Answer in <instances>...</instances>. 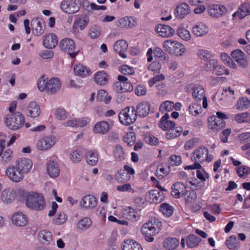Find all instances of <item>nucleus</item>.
I'll use <instances>...</instances> for the list:
<instances>
[{
    "label": "nucleus",
    "instance_id": "1",
    "mask_svg": "<svg viewBox=\"0 0 250 250\" xmlns=\"http://www.w3.org/2000/svg\"><path fill=\"white\" fill-rule=\"evenodd\" d=\"M61 83L57 78H53L46 81L43 77L41 78L38 81V87L41 91H46L49 94H54L61 88Z\"/></svg>",
    "mask_w": 250,
    "mask_h": 250
},
{
    "label": "nucleus",
    "instance_id": "2",
    "mask_svg": "<svg viewBox=\"0 0 250 250\" xmlns=\"http://www.w3.org/2000/svg\"><path fill=\"white\" fill-rule=\"evenodd\" d=\"M25 123V118L20 112L6 115L5 117V125L10 130H17L20 129Z\"/></svg>",
    "mask_w": 250,
    "mask_h": 250
},
{
    "label": "nucleus",
    "instance_id": "3",
    "mask_svg": "<svg viewBox=\"0 0 250 250\" xmlns=\"http://www.w3.org/2000/svg\"><path fill=\"white\" fill-rule=\"evenodd\" d=\"M25 204L29 208L37 210L43 209L45 206L43 196L35 192H31L26 195Z\"/></svg>",
    "mask_w": 250,
    "mask_h": 250
},
{
    "label": "nucleus",
    "instance_id": "4",
    "mask_svg": "<svg viewBox=\"0 0 250 250\" xmlns=\"http://www.w3.org/2000/svg\"><path fill=\"white\" fill-rule=\"evenodd\" d=\"M119 119L121 124L129 125L133 124L137 119V113L133 106L126 107L119 114Z\"/></svg>",
    "mask_w": 250,
    "mask_h": 250
},
{
    "label": "nucleus",
    "instance_id": "5",
    "mask_svg": "<svg viewBox=\"0 0 250 250\" xmlns=\"http://www.w3.org/2000/svg\"><path fill=\"white\" fill-rule=\"evenodd\" d=\"M213 158L212 155H208V150L205 147H200L194 150L191 157L192 161H196L200 165L204 161H211Z\"/></svg>",
    "mask_w": 250,
    "mask_h": 250
},
{
    "label": "nucleus",
    "instance_id": "6",
    "mask_svg": "<svg viewBox=\"0 0 250 250\" xmlns=\"http://www.w3.org/2000/svg\"><path fill=\"white\" fill-rule=\"evenodd\" d=\"M81 3L79 0H63L60 4L61 10L67 14H74L80 9Z\"/></svg>",
    "mask_w": 250,
    "mask_h": 250
},
{
    "label": "nucleus",
    "instance_id": "7",
    "mask_svg": "<svg viewBox=\"0 0 250 250\" xmlns=\"http://www.w3.org/2000/svg\"><path fill=\"white\" fill-rule=\"evenodd\" d=\"M59 46L63 51L68 53L72 58H74L78 53V51H75L74 41L70 39L65 38L62 40L59 43Z\"/></svg>",
    "mask_w": 250,
    "mask_h": 250
},
{
    "label": "nucleus",
    "instance_id": "8",
    "mask_svg": "<svg viewBox=\"0 0 250 250\" xmlns=\"http://www.w3.org/2000/svg\"><path fill=\"white\" fill-rule=\"evenodd\" d=\"M56 142V138L54 136L44 137L39 140L36 144V147L40 150H46L52 147Z\"/></svg>",
    "mask_w": 250,
    "mask_h": 250
},
{
    "label": "nucleus",
    "instance_id": "9",
    "mask_svg": "<svg viewBox=\"0 0 250 250\" xmlns=\"http://www.w3.org/2000/svg\"><path fill=\"white\" fill-rule=\"evenodd\" d=\"M187 91L192 89V96L194 101H200L205 97V90L203 86L199 84H190L186 86Z\"/></svg>",
    "mask_w": 250,
    "mask_h": 250
},
{
    "label": "nucleus",
    "instance_id": "10",
    "mask_svg": "<svg viewBox=\"0 0 250 250\" xmlns=\"http://www.w3.org/2000/svg\"><path fill=\"white\" fill-rule=\"evenodd\" d=\"M208 127L213 131L217 132L225 127L226 123L224 120H221L215 115L210 116L208 120Z\"/></svg>",
    "mask_w": 250,
    "mask_h": 250
},
{
    "label": "nucleus",
    "instance_id": "11",
    "mask_svg": "<svg viewBox=\"0 0 250 250\" xmlns=\"http://www.w3.org/2000/svg\"><path fill=\"white\" fill-rule=\"evenodd\" d=\"M6 174L11 181L15 183L21 181L24 175L15 165L10 166L7 168Z\"/></svg>",
    "mask_w": 250,
    "mask_h": 250
},
{
    "label": "nucleus",
    "instance_id": "12",
    "mask_svg": "<svg viewBox=\"0 0 250 250\" xmlns=\"http://www.w3.org/2000/svg\"><path fill=\"white\" fill-rule=\"evenodd\" d=\"M14 165L24 174L31 170L32 167V162L29 159L21 158L17 160Z\"/></svg>",
    "mask_w": 250,
    "mask_h": 250
},
{
    "label": "nucleus",
    "instance_id": "13",
    "mask_svg": "<svg viewBox=\"0 0 250 250\" xmlns=\"http://www.w3.org/2000/svg\"><path fill=\"white\" fill-rule=\"evenodd\" d=\"M31 26L32 32L35 36L42 35L45 29V23L42 19L36 18L32 20Z\"/></svg>",
    "mask_w": 250,
    "mask_h": 250
},
{
    "label": "nucleus",
    "instance_id": "14",
    "mask_svg": "<svg viewBox=\"0 0 250 250\" xmlns=\"http://www.w3.org/2000/svg\"><path fill=\"white\" fill-rule=\"evenodd\" d=\"M232 58L240 66L245 68L248 65V62L244 53L240 49H236L231 52Z\"/></svg>",
    "mask_w": 250,
    "mask_h": 250
},
{
    "label": "nucleus",
    "instance_id": "15",
    "mask_svg": "<svg viewBox=\"0 0 250 250\" xmlns=\"http://www.w3.org/2000/svg\"><path fill=\"white\" fill-rule=\"evenodd\" d=\"M47 171L51 178H56L59 175L60 168L56 159L51 158L47 163Z\"/></svg>",
    "mask_w": 250,
    "mask_h": 250
},
{
    "label": "nucleus",
    "instance_id": "16",
    "mask_svg": "<svg viewBox=\"0 0 250 250\" xmlns=\"http://www.w3.org/2000/svg\"><path fill=\"white\" fill-rule=\"evenodd\" d=\"M209 31L208 27L203 22H199L195 24L192 29V33L197 37L207 35Z\"/></svg>",
    "mask_w": 250,
    "mask_h": 250
},
{
    "label": "nucleus",
    "instance_id": "17",
    "mask_svg": "<svg viewBox=\"0 0 250 250\" xmlns=\"http://www.w3.org/2000/svg\"><path fill=\"white\" fill-rule=\"evenodd\" d=\"M190 11L189 6L185 2L179 4L175 8L174 14L178 19H183L188 15Z\"/></svg>",
    "mask_w": 250,
    "mask_h": 250
},
{
    "label": "nucleus",
    "instance_id": "18",
    "mask_svg": "<svg viewBox=\"0 0 250 250\" xmlns=\"http://www.w3.org/2000/svg\"><path fill=\"white\" fill-rule=\"evenodd\" d=\"M227 12L226 7L222 4L214 5L211 6L208 11V14L213 18H219L225 14Z\"/></svg>",
    "mask_w": 250,
    "mask_h": 250
},
{
    "label": "nucleus",
    "instance_id": "19",
    "mask_svg": "<svg viewBox=\"0 0 250 250\" xmlns=\"http://www.w3.org/2000/svg\"><path fill=\"white\" fill-rule=\"evenodd\" d=\"M40 106L35 102H31L27 106V115L32 118H36L41 114Z\"/></svg>",
    "mask_w": 250,
    "mask_h": 250
},
{
    "label": "nucleus",
    "instance_id": "20",
    "mask_svg": "<svg viewBox=\"0 0 250 250\" xmlns=\"http://www.w3.org/2000/svg\"><path fill=\"white\" fill-rule=\"evenodd\" d=\"M58 38L54 33H50L43 37V44L48 49L54 48L58 43Z\"/></svg>",
    "mask_w": 250,
    "mask_h": 250
},
{
    "label": "nucleus",
    "instance_id": "21",
    "mask_svg": "<svg viewBox=\"0 0 250 250\" xmlns=\"http://www.w3.org/2000/svg\"><path fill=\"white\" fill-rule=\"evenodd\" d=\"M128 47L127 42L123 40L117 41L114 45V50L123 58H126L125 52Z\"/></svg>",
    "mask_w": 250,
    "mask_h": 250
},
{
    "label": "nucleus",
    "instance_id": "22",
    "mask_svg": "<svg viewBox=\"0 0 250 250\" xmlns=\"http://www.w3.org/2000/svg\"><path fill=\"white\" fill-rule=\"evenodd\" d=\"M11 219L13 224L18 226H24L28 223L27 216L22 212L15 213Z\"/></svg>",
    "mask_w": 250,
    "mask_h": 250
},
{
    "label": "nucleus",
    "instance_id": "23",
    "mask_svg": "<svg viewBox=\"0 0 250 250\" xmlns=\"http://www.w3.org/2000/svg\"><path fill=\"white\" fill-rule=\"evenodd\" d=\"M87 123V121L84 119H72L62 123V125L65 127H82L84 126Z\"/></svg>",
    "mask_w": 250,
    "mask_h": 250
},
{
    "label": "nucleus",
    "instance_id": "24",
    "mask_svg": "<svg viewBox=\"0 0 250 250\" xmlns=\"http://www.w3.org/2000/svg\"><path fill=\"white\" fill-rule=\"evenodd\" d=\"M81 205L85 208H93L97 205V200L94 196L87 195L83 198Z\"/></svg>",
    "mask_w": 250,
    "mask_h": 250
},
{
    "label": "nucleus",
    "instance_id": "25",
    "mask_svg": "<svg viewBox=\"0 0 250 250\" xmlns=\"http://www.w3.org/2000/svg\"><path fill=\"white\" fill-rule=\"evenodd\" d=\"M123 250H143L141 245L133 240H126L122 245Z\"/></svg>",
    "mask_w": 250,
    "mask_h": 250
},
{
    "label": "nucleus",
    "instance_id": "26",
    "mask_svg": "<svg viewBox=\"0 0 250 250\" xmlns=\"http://www.w3.org/2000/svg\"><path fill=\"white\" fill-rule=\"evenodd\" d=\"M226 245L230 250H238L240 248V243L235 235H231L226 241Z\"/></svg>",
    "mask_w": 250,
    "mask_h": 250
},
{
    "label": "nucleus",
    "instance_id": "27",
    "mask_svg": "<svg viewBox=\"0 0 250 250\" xmlns=\"http://www.w3.org/2000/svg\"><path fill=\"white\" fill-rule=\"evenodd\" d=\"M94 131L96 133L104 134L109 129V124L106 121L98 122L94 126Z\"/></svg>",
    "mask_w": 250,
    "mask_h": 250
},
{
    "label": "nucleus",
    "instance_id": "28",
    "mask_svg": "<svg viewBox=\"0 0 250 250\" xmlns=\"http://www.w3.org/2000/svg\"><path fill=\"white\" fill-rule=\"evenodd\" d=\"M250 14V6L247 4H242L237 11L233 13V17H238L240 19L245 18Z\"/></svg>",
    "mask_w": 250,
    "mask_h": 250
},
{
    "label": "nucleus",
    "instance_id": "29",
    "mask_svg": "<svg viewBox=\"0 0 250 250\" xmlns=\"http://www.w3.org/2000/svg\"><path fill=\"white\" fill-rule=\"evenodd\" d=\"M171 30L170 26L165 24H159L156 27L157 32L164 38H167L172 35Z\"/></svg>",
    "mask_w": 250,
    "mask_h": 250
},
{
    "label": "nucleus",
    "instance_id": "30",
    "mask_svg": "<svg viewBox=\"0 0 250 250\" xmlns=\"http://www.w3.org/2000/svg\"><path fill=\"white\" fill-rule=\"evenodd\" d=\"M136 112L137 116L144 117L146 116L150 110L149 106L146 103H140L136 107Z\"/></svg>",
    "mask_w": 250,
    "mask_h": 250
},
{
    "label": "nucleus",
    "instance_id": "31",
    "mask_svg": "<svg viewBox=\"0 0 250 250\" xmlns=\"http://www.w3.org/2000/svg\"><path fill=\"white\" fill-rule=\"evenodd\" d=\"M148 196L151 202L154 203H159L164 199L163 193L156 189L149 191Z\"/></svg>",
    "mask_w": 250,
    "mask_h": 250
},
{
    "label": "nucleus",
    "instance_id": "32",
    "mask_svg": "<svg viewBox=\"0 0 250 250\" xmlns=\"http://www.w3.org/2000/svg\"><path fill=\"white\" fill-rule=\"evenodd\" d=\"M95 82L100 85L106 84L108 81V76L104 71H99L95 74Z\"/></svg>",
    "mask_w": 250,
    "mask_h": 250
},
{
    "label": "nucleus",
    "instance_id": "33",
    "mask_svg": "<svg viewBox=\"0 0 250 250\" xmlns=\"http://www.w3.org/2000/svg\"><path fill=\"white\" fill-rule=\"evenodd\" d=\"M145 224L143 225L141 228V232L144 235L145 240L149 242H152L154 240L153 236L157 233L151 230V229L148 228Z\"/></svg>",
    "mask_w": 250,
    "mask_h": 250
},
{
    "label": "nucleus",
    "instance_id": "34",
    "mask_svg": "<svg viewBox=\"0 0 250 250\" xmlns=\"http://www.w3.org/2000/svg\"><path fill=\"white\" fill-rule=\"evenodd\" d=\"M170 118L169 114L166 113L162 116L160 121V127L164 130H168L172 128V121L169 120Z\"/></svg>",
    "mask_w": 250,
    "mask_h": 250
},
{
    "label": "nucleus",
    "instance_id": "35",
    "mask_svg": "<svg viewBox=\"0 0 250 250\" xmlns=\"http://www.w3.org/2000/svg\"><path fill=\"white\" fill-rule=\"evenodd\" d=\"M120 25L122 27H134L136 22L135 18L132 17H125L120 19L119 20Z\"/></svg>",
    "mask_w": 250,
    "mask_h": 250
},
{
    "label": "nucleus",
    "instance_id": "36",
    "mask_svg": "<svg viewBox=\"0 0 250 250\" xmlns=\"http://www.w3.org/2000/svg\"><path fill=\"white\" fill-rule=\"evenodd\" d=\"M148 228L151 229V230L155 231L157 233L159 231L161 227L162 223L160 220L156 218H152L147 223H145Z\"/></svg>",
    "mask_w": 250,
    "mask_h": 250
},
{
    "label": "nucleus",
    "instance_id": "37",
    "mask_svg": "<svg viewBox=\"0 0 250 250\" xmlns=\"http://www.w3.org/2000/svg\"><path fill=\"white\" fill-rule=\"evenodd\" d=\"M74 71L76 75L83 77L88 76L91 73L90 69L82 64H76Z\"/></svg>",
    "mask_w": 250,
    "mask_h": 250
},
{
    "label": "nucleus",
    "instance_id": "38",
    "mask_svg": "<svg viewBox=\"0 0 250 250\" xmlns=\"http://www.w3.org/2000/svg\"><path fill=\"white\" fill-rule=\"evenodd\" d=\"M40 240L44 244L48 245L52 239V235L51 232L47 230H42L38 234Z\"/></svg>",
    "mask_w": 250,
    "mask_h": 250
},
{
    "label": "nucleus",
    "instance_id": "39",
    "mask_svg": "<svg viewBox=\"0 0 250 250\" xmlns=\"http://www.w3.org/2000/svg\"><path fill=\"white\" fill-rule=\"evenodd\" d=\"M170 166L166 164L159 165L156 170V174L159 177L163 178L170 172Z\"/></svg>",
    "mask_w": 250,
    "mask_h": 250
},
{
    "label": "nucleus",
    "instance_id": "40",
    "mask_svg": "<svg viewBox=\"0 0 250 250\" xmlns=\"http://www.w3.org/2000/svg\"><path fill=\"white\" fill-rule=\"evenodd\" d=\"M235 106L238 110L241 111L248 109L250 107V100L246 97L240 98L237 102Z\"/></svg>",
    "mask_w": 250,
    "mask_h": 250
},
{
    "label": "nucleus",
    "instance_id": "41",
    "mask_svg": "<svg viewBox=\"0 0 250 250\" xmlns=\"http://www.w3.org/2000/svg\"><path fill=\"white\" fill-rule=\"evenodd\" d=\"M173 195L175 198H179L181 195H183L186 190V187L184 185L181 183H176L173 185Z\"/></svg>",
    "mask_w": 250,
    "mask_h": 250
},
{
    "label": "nucleus",
    "instance_id": "42",
    "mask_svg": "<svg viewBox=\"0 0 250 250\" xmlns=\"http://www.w3.org/2000/svg\"><path fill=\"white\" fill-rule=\"evenodd\" d=\"M86 161L91 166L95 165L98 160V154L94 151H88L85 154Z\"/></svg>",
    "mask_w": 250,
    "mask_h": 250
},
{
    "label": "nucleus",
    "instance_id": "43",
    "mask_svg": "<svg viewBox=\"0 0 250 250\" xmlns=\"http://www.w3.org/2000/svg\"><path fill=\"white\" fill-rule=\"evenodd\" d=\"M12 191L10 188L5 189L2 191L1 198L4 203H9L14 200V195Z\"/></svg>",
    "mask_w": 250,
    "mask_h": 250
},
{
    "label": "nucleus",
    "instance_id": "44",
    "mask_svg": "<svg viewBox=\"0 0 250 250\" xmlns=\"http://www.w3.org/2000/svg\"><path fill=\"white\" fill-rule=\"evenodd\" d=\"M213 71L215 74L218 76L222 75L223 74H225L226 75H229V70L227 69L225 66L219 64L217 60L216 63L215 65H214Z\"/></svg>",
    "mask_w": 250,
    "mask_h": 250
},
{
    "label": "nucleus",
    "instance_id": "45",
    "mask_svg": "<svg viewBox=\"0 0 250 250\" xmlns=\"http://www.w3.org/2000/svg\"><path fill=\"white\" fill-rule=\"evenodd\" d=\"M173 51L175 55L177 56H182L186 51V48L182 43L173 41Z\"/></svg>",
    "mask_w": 250,
    "mask_h": 250
},
{
    "label": "nucleus",
    "instance_id": "46",
    "mask_svg": "<svg viewBox=\"0 0 250 250\" xmlns=\"http://www.w3.org/2000/svg\"><path fill=\"white\" fill-rule=\"evenodd\" d=\"M89 21L88 18L86 16H83L79 18L74 23V26L79 28L81 30L86 27Z\"/></svg>",
    "mask_w": 250,
    "mask_h": 250
},
{
    "label": "nucleus",
    "instance_id": "47",
    "mask_svg": "<svg viewBox=\"0 0 250 250\" xmlns=\"http://www.w3.org/2000/svg\"><path fill=\"white\" fill-rule=\"evenodd\" d=\"M177 35L183 40L188 41L191 38L189 32L183 26H179L177 30Z\"/></svg>",
    "mask_w": 250,
    "mask_h": 250
},
{
    "label": "nucleus",
    "instance_id": "48",
    "mask_svg": "<svg viewBox=\"0 0 250 250\" xmlns=\"http://www.w3.org/2000/svg\"><path fill=\"white\" fill-rule=\"evenodd\" d=\"M197 57L203 60L207 61L212 57L211 52L204 49H199L197 51Z\"/></svg>",
    "mask_w": 250,
    "mask_h": 250
},
{
    "label": "nucleus",
    "instance_id": "49",
    "mask_svg": "<svg viewBox=\"0 0 250 250\" xmlns=\"http://www.w3.org/2000/svg\"><path fill=\"white\" fill-rule=\"evenodd\" d=\"M201 239L194 235H189L187 239V244L189 248H194L201 241Z\"/></svg>",
    "mask_w": 250,
    "mask_h": 250
},
{
    "label": "nucleus",
    "instance_id": "50",
    "mask_svg": "<svg viewBox=\"0 0 250 250\" xmlns=\"http://www.w3.org/2000/svg\"><path fill=\"white\" fill-rule=\"evenodd\" d=\"M102 32V30L100 27L94 25L89 29L88 35L92 39H97L101 35Z\"/></svg>",
    "mask_w": 250,
    "mask_h": 250
},
{
    "label": "nucleus",
    "instance_id": "51",
    "mask_svg": "<svg viewBox=\"0 0 250 250\" xmlns=\"http://www.w3.org/2000/svg\"><path fill=\"white\" fill-rule=\"evenodd\" d=\"M0 156L3 162L5 163H9L12 160L13 151L10 149L3 150L0 153Z\"/></svg>",
    "mask_w": 250,
    "mask_h": 250
},
{
    "label": "nucleus",
    "instance_id": "52",
    "mask_svg": "<svg viewBox=\"0 0 250 250\" xmlns=\"http://www.w3.org/2000/svg\"><path fill=\"white\" fill-rule=\"evenodd\" d=\"M114 155L116 160L118 161H121L125 159V153L121 146H116L114 151Z\"/></svg>",
    "mask_w": 250,
    "mask_h": 250
},
{
    "label": "nucleus",
    "instance_id": "53",
    "mask_svg": "<svg viewBox=\"0 0 250 250\" xmlns=\"http://www.w3.org/2000/svg\"><path fill=\"white\" fill-rule=\"evenodd\" d=\"M92 223V222L90 218L85 217L79 221L77 224V227L81 229H85L89 228Z\"/></svg>",
    "mask_w": 250,
    "mask_h": 250
},
{
    "label": "nucleus",
    "instance_id": "54",
    "mask_svg": "<svg viewBox=\"0 0 250 250\" xmlns=\"http://www.w3.org/2000/svg\"><path fill=\"white\" fill-rule=\"evenodd\" d=\"M115 179L119 183H124L129 181L130 176L125 172H118L115 175Z\"/></svg>",
    "mask_w": 250,
    "mask_h": 250
},
{
    "label": "nucleus",
    "instance_id": "55",
    "mask_svg": "<svg viewBox=\"0 0 250 250\" xmlns=\"http://www.w3.org/2000/svg\"><path fill=\"white\" fill-rule=\"evenodd\" d=\"M189 112L193 116H197L202 112V107L201 105L197 104H192L189 106Z\"/></svg>",
    "mask_w": 250,
    "mask_h": 250
},
{
    "label": "nucleus",
    "instance_id": "56",
    "mask_svg": "<svg viewBox=\"0 0 250 250\" xmlns=\"http://www.w3.org/2000/svg\"><path fill=\"white\" fill-rule=\"evenodd\" d=\"M222 95L224 98H221L220 100H222L224 98H231L235 99V91L230 87H227L223 89Z\"/></svg>",
    "mask_w": 250,
    "mask_h": 250
},
{
    "label": "nucleus",
    "instance_id": "57",
    "mask_svg": "<svg viewBox=\"0 0 250 250\" xmlns=\"http://www.w3.org/2000/svg\"><path fill=\"white\" fill-rule=\"evenodd\" d=\"M97 98L102 101H104L106 104L110 102L111 97L108 96L107 92L104 90H100L97 94Z\"/></svg>",
    "mask_w": 250,
    "mask_h": 250
},
{
    "label": "nucleus",
    "instance_id": "58",
    "mask_svg": "<svg viewBox=\"0 0 250 250\" xmlns=\"http://www.w3.org/2000/svg\"><path fill=\"white\" fill-rule=\"evenodd\" d=\"M55 117L59 120H64L67 118L66 111L62 108H58L55 111Z\"/></svg>",
    "mask_w": 250,
    "mask_h": 250
},
{
    "label": "nucleus",
    "instance_id": "59",
    "mask_svg": "<svg viewBox=\"0 0 250 250\" xmlns=\"http://www.w3.org/2000/svg\"><path fill=\"white\" fill-rule=\"evenodd\" d=\"M160 210L164 215L167 217H170L172 215V207L168 204L163 203L161 204Z\"/></svg>",
    "mask_w": 250,
    "mask_h": 250
},
{
    "label": "nucleus",
    "instance_id": "60",
    "mask_svg": "<svg viewBox=\"0 0 250 250\" xmlns=\"http://www.w3.org/2000/svg\"><path fill=\"white\" fill-rule=\"evenodd\" d=\"M83 158V154L78 150H74L70 154V158L73 163H78L81 161Z\"/></svg>",
    "mask_w": 250,
    "mask_h": 250
},
{
    "label": "nucleus",
    "instance_id": "61",
    "mask_svg": "<svg viewBox=\"0 0 250 250\" xmlns=\"http://www.w3.org/2000/svg\"><path fill=\"white\" fill-rule=\"evenodd\" d=\"M235 120L238 123H247L249 121V114L247 112L238 113L235 115Z\"/></svg>",
    "mask_w": 250,
    "mask_h": 250
},
{
    "label": "nucleus",
    "instance_id": "62",
    "mask_svg": "<svg viewBox=\"0 0 250 250\" xmlns=\"http://www.w3.org/2000/svg\"><path fill=\"white\" fill-rule=\"evenodd\" d=\"M136 137L134 133L130 132L127 133L124 138V141L129 146H133L135 142Z\"/></svg>",
    "mask_w": 250,
    "mask_h": 250
},
{
    "label": "nucleus",
    "instance_id": "63",
    "mask_svg": "<svg viewBox=\"0 0 250 250\" xmlns=\"http://www.w3.org/2000/svg\"><path fill=\"white\" fill-rule=\"evenodd\" d=\"M159 110L162 112H170L172 110V102L169 101L163 102L161 104Z\"/></svg>",
    "mask_w": 250,
    "mask_h": 250
},
{
    "label": "nucleus",
    "instance_id": "64",
    "mask_svg": "<svg viewBox=\"0 0 250 250\" xmlns=\"http://www.w3.org/2000/svg\"><path fill=\"white\" fill-rule=\"evenodd\" d=\"M237 174L241 177H245L250 173V168L246 166H242L237 169Z\"/></svg>",
    "mask_w": 250,
    "mask_h": 250
}]
</instances>
